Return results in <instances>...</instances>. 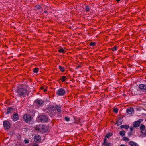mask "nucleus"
Masks as SVG:
<instances>
[{"label": "nucleus", "instance_id": "obj_32", "mask_svg": "<svg viewBox=\"0 0 146 146\" xmlns=\"http://www.w3.org/2000/svg\"><path fill=\"white\" fill-rule=\"evenodd\" d=\"M118 109L117 108H115L113 110V111L116 113H117L118 112Z\"/></svg>", "mask_w": 146, "mask_h": 146}, {"label": "nucleus", "instance_id": "obj_20", "mask_svg": "<svg viewBox=\"0 0 146 146\" xmlns=\"http://www.w3.org/2000/svg\"><path fill=\"white\" fill-rule=\"evenodd\" d=\"M59 68L60 70L62 72H63L65 70V69L63 67H62L61 66H59Z\"/></svg>", "mask_w": 146, "mask_h": 146}, {"label": "nucleus", "instance_id": "obj_9", "mask_svg": "<svg viewBox=\"0 0 146 146\" xmlns=\"http://www.w3.org/2000/svg\"><path fill=\"white\" fill-rule=\"evenodd\" d=\"M35 102L37 106H40L43 105L44 102L42 100L37 99L35 100Z\"/></svg>", "mask_w": 146, "mask_h": 146}, {"label": "nucleus", "instance_id": "obj_1", "mask_svg": "<svg viewBox=\"0 0 146 146\" xmlns=\"http://www.w3.org/2000/svg\"><path fill=\"white\" fill-rule=\"evenodd\" d=\"M35 129L43 133L45 132L47 130L46 126L43 125H36Z\"/></svg>", "mask_w": 146, "mask_h": 146}, {"label": "nucleus", "instance_id": "obj_39", "mask_svg": "<svg viewBox=\"0 0 146 146\" xmlns=\"http://www.w3.org/2000/svg\"><path fill=\"white\" fill-rule=\"evenodd\" d=\"M47 91V90L46 89H44V91L45 92Z\"/></svg>", "mask_w": 146, "mask_h": 146}, {"label": "nucleus", "instance_id": "obj_26", "mask_svg": "<svg viewBox=\"0 0 146 146\" xmlns=\"http://www.w3.org/2000/svg\"><path fill=\"white\" fill-rule=\"evenodd\" d=\"M39 69L38 68H34L33 70V72L34 73H37L38 72Z\"/></svg>", "mask_w": 146, "mask_h": 146}, {"label": "nucleus", "instance_id": "obj_36", "mask_svg": "<svg viewBox=\"0 0 146 146\" xmlns=\"http://www.w3.org/2000/svg\"><path fill=\"white\" fill-rule=\"evenodd\" d=\"M132 132H129L128 133V135L130 136H131L132 135Z\"/></svg>", "mask_w": 146, "mask_h": 146}, {"label": "nucleus", "instance_id": "obj_5", "mask_svg": "<svg viewBox=\"0 0 146 146\" xmlns=\"http://www.w3.org/2000/svg\"><path fill=\"white\" fill-rule=\"evenodd\" d=\"M145 126L143 124H142L140 127V129L141 131V133L145 136H146V129L145 128Z\"/></svg>", "mask_w": 146, "mask_h": 146}, {"label": "nucleus", "instance_id": "obj_37", "mask_svg": "<svg viewBox=\"0 0 146 146\" xmlns=\"http://www.w3.org/2000/svg\"><path fill=\"white\" fill-rule=\"evenodd\" d=\"M32 146H39L38 145L36 144H33Z\"/></svg>", "mask_w": 146, "mask_h": 146}, {"label": "nucleus", "instance_id": "obj_24", "mask_svg": "<svg viewBox=\"0 0 146 146\" xmlns=\"http://www.w3.org/2000/svg\"><path fill=\"white\" fill-rule=\"evenodd\" d=\"M35 8L36 10H38L40 9L41 7L40 5H38L35 6Z\"/></svg>", "mask_w": 146, "mask_h": 146}, {"label": "nucleus", "instance_id": "obj_41", "mask_svg": "<svg viewBox=\"0 0 146 146\" xmlns=\"http://www.w3.org/2000/svg\"><path fill=\"white\" fill-rule=\"evenodd\" d=\"M44 12L45 13H47V11H45Z\"/></svg>", "mask_w": 146, "mask_h": 146}, {"label": "nucleus", "instance_id": "obj_30", "mask_svg": "<svg viewBox=\"0 0 146 146\" xmlns=\"http://www.w3.org/2000/svg\"><path fill=\"white\" fill-rule=\"evenodd\" d=\"M112 50L113 51H116L117 50V48L116 46H115L112 48Z\"/></svg>", "mask_w": 146, "mask_h": 146}, {"label": "nucleus", "instance_id": "obj_16", "mask_svg": "<svg viewBox=\"0 0 146 146\" xmlns=\"http://www.w3.org/2000/svg\"><path fill=\"white\" fill-rule=\"evenodd\" d=\"M129 144L131 146H137L138 145V144L136 143L133 141H130L129 143Z\"/></svg>", "mask_w": 146, "mask_h": 146}, {"label": "nucleus", "instance_id": "obj_35", "mask_svg": "<svg viewBox=\"0 0 146 146\" xmlns=\"http://www.w3.org/2000/svg\"><path fill=\"white\" fill-rule=\"evenodd\" d=\"M106 138H106L105 137V138L104 139V142L103 143H105L107 142V140L106 139Z\"/></svg>", "mask_w": 146, "mask_h": 146}, {"label": "nucleus", "instance_id": "obj_22", "mask_svg": "<svg viewBox=\"0 0 146 146\" xmlns=\"http://www.w3.org/2000/svg\"><path fill=\"white\" fill-rule=\"evenodd\" d=\"M112 133H108L106 135L105 137L107 138H109L110 137L112 136Z\"/></svg>", "mask_w": 146, "mask_h": 146}, {"label": "nucleus", "instance_id": "obj_38", "mask_svg": "<svg viewBox=\"0 0 146 146\" xmlns=\"http://www.w3.org/2000/svg\"><path fill=\"white\" fill-rule=\"evenodd\" d=\"M130 130H131V131H133V128H132V127H130Z\"/></svg>", "mask_w": 146, "mask_h": 146}, {"label": "nucleus", "instance_id": "obj_6", "mask_svg": "<svg viewBox=\"0 0 146 146\" xmlns=\"http://www.w3.org/2000/svg\"><path fill=\"white\" fill-rule=\"evenodd\" d=\"M3 124L4 126V127L5 129H9L10 128L11 126L9 123L7 121H3Z\"/></svg>", "mask_w": 146, "mask_h": 146}, {"label": "nucleus", "instance_id": "obj_10", "mask_svg": "<svg viewBox=\"0 0 146 146\" xmlns=\"http://www.w3.org/2000/svg\"><path fill=\"white\" fill-rule=\"evenodd\" d=\"M65 92L64 90L62 88H60L58 90L57 92V95L59 96H62L64 94Z\"/></svg>", "mask_w": 146, "mask_h": 146}, {"label": "nucleus", "instance_id": "obj_27", "mask_svg": "<svg viewBox=\"0 0 146 146\" xmlns=\"http://www.w3.org/2000/svg\"><path fill=\"white\" fill-rule=\"evenodd\" d=\"M123 139L124 141H129V139L127 137H123Z\"/></svg>", "mask_w": 146, "mask_h": 146}, {"label": "nucleus", "instance_id": "obj_42", "mask_svg": "<svg viewBox=\"0 0 146 146\" xmlns=\"http://www.w3.org/2000/svg\"><path fill=\"white\" fill-rule=\"evenodd\" d=\"M121 0H116L117 1V2H119Z\"/></svg>", "mask_w": 146, "mask_h": 146}, {"label": "nucleus", "instance_id": "obj_17", "mask_svg": "<svg viewBox=\"0 0 146 146\" xmlns=\"http://www.w3.org/2000/svg\"><path fill=\"white\" fill-rule=\"evenodd\" d=\"M55 108H56V110L58 112H61V107L60 105H56Z\"/></svg>", "mask_w": 146, "mask_h": 146}, {"label": "nucleus", "instance_id": "obj_11", "mask_svg": "<svg viewBox=\"0 0 146 146\" xmlns=\"http://www.w3.org/2000/svg\"><path fill=\"white\" fill-rule=\"evenodd\" d=\"M141 120H142L141 119H140L135 121L133 125V127H139L140 123L141 122Z\"/></svg>", "mask_w": 146, "mask_h": 146}, {"label": "nucleus", "instance_id": "obj_12", "mask_svg": "<svg viewBox=\"0 0 146 146\" xmlns=\"http://www.w3.org/2000/svg\"><path fill=\"white\" fill-rule=\"evenodd\" d=\"M127 113L129 114H132L134 113L133 108H131L127 109Z\"/></svg>", "mask_w": 146, "mask_h": 146}, {"label": "nucleus", "instance_id": "obj_7", "mask_svg": "<svg viewBox=\"0 0 146 146\" xmlns=\"http://www.w3.org/2000/svg\"><path fill=\"white\" fill-rule=\"evenodd\" d=\"M23 119L26 122H28L31 120V116L29 115L26 114L23 116Z\"/></svg>", "mask_w": 146, "mask_h": 146}, {"label": "nucleus", "instance_id": "obj_4", "mask_svg": "<svg viewBox=\"0 0 146 146\" xmlns=\"http://www.w3.org/2000/svg\"><path fill=\"white\" fill-rule=\"evenodd\" d=\"M39 120L42 122H46L48 120V117L44 115H41L38 117Z\"/></svg>", "mask_w": 146, "mask_h": 146}, {"label": "nucleus", "instance_id": "obj_43", "mask_svg": "<svg viewBox=\"0 0 146 146\" xmlns=\"http://www.w3.org/2000/svg\"><path fill=\"white\" fill-rule=\"evenodd\" d=\"M41 88L42 89H43V88L42 87H41Z\"/></svg>", "mask_w": 146, "mask_h": 146}, {"label": "nucleus", "instance_id": "obj_14", "mask_svg": "<svg viewBox=\"0 0 146 146\" xmlns=\"http://www.w3.org/2000/svg\"><path fill=\"white\" fill-rule=\"evenodd\" d=\"M123 121V120L121 118H119L116 123V124H117V125H120L122 124Z\"/></svg>", "mask_w": 146, "mask_h": 146}, {"label": "nucleus", "instance_id": "obj_31", "mask_svg": "<svg viewBox=\"0 0 146 146\" xmlns=\"http://www.w3.org/2000/svg\"><path fill=\"white\" fill-rule=\"evenodd\" d=\"M96 44L95 42H91L90 44V45L91 46H94Z\"/></svg>", "mask_w": 146, "mask_h": 146}, {"label": "nucleus", "instance_id": "obj_21", "mask_svg": "<svg viewBox=\"0 0 146 146\" xmlns=\"http://www.w3.org/2000/svg\"><path fill=\"white\" fill-rule=\"evenodd\" d=\"M120 127L122 128H125L126 129H127L129 128V126L128 125H121Z\"/></svg>", "mask_w": 146, "mask_h": 146}, {"label": "nucleus", "instance_id": "obj_25", "mask_svg": "<svg viewBox=\"0 0 146 146\" xmlns=\"http://www.w3.org/2000/svg\"><path fill=\"white\" fill-rule=\"evenodd\" d=\"M12 110V109L11 108H9L7 109L6 113L8 114L10 113L11 112Z\"/></svg>", "mask_w": 146, "mask_h": 146}, {"label": "nucleus", "instance_id": "obj_2", "mask_svg": "<svg viewBox=\"0 0 146 146\" xmlns=\"http://www.w3.org/2000/svg\"><path fill=\"white\" fill-rule=\"evenodd\" d=\"M27 92V90L23 88H20L17 90V95L23 97L26 95Z\"/></svg>", "mask_w": 146, "mask_h": 146}, {"label": "nucleus", "instance_id": "obj_13", "mask_svg": "<svg viewBox=\"0 0 146 146\" xmlns=\"http://www.w3.org/2000/svg\"><path fill=\"white\" fill-rule=\"evenodd\" d=\"M139 88L140 89L143 90H146V85L144 84H141L139 86Z\"/></svg>", "mask_w": 146, "mask_h": 146}, {"label": "nucleus", "instance_id": "obj_3", "mask_svg": "<svg viewBox=\"0 0 146 146\" xmlns=\"http://www.w3.org/2000/svg\"><path fill=\"white\" fill-rule=\"evenodd\" d=\"M47 113L51 117H52L56 114V110L55 108L52 106L50 107L49 108L48 111L47 112Z\"/></svg>", "mask_w": 146, "mask_h": 146}, {"label": "nucleus", "instance_id": "obj_23", "mask_svg": "<svg viewBox=\"0 0 146 146\" xmlns=\"http://www.w3.org/2000/svg\"><path fill=\"white\" fill-rule=\"evenodd\" d=\"M90 8L88 5H86L85 7V10L86 12H88L90 9Z\"/></svg>", "mask_w": 146, "mask_h": 146}, {"label": "nucleus", "instance_id": "obj_33", "mask_svg": "<svg viewBox=\"0 0 146 146\" xmlns=\"http://www.w3.org/2000/svg\"><path fill=\"white\" fill-rule=\"evenodd\" d=\"M65 120H66L67 121H68L70 120L69 118L68 117H65Z\"/></svg>", "mask_w": 146, "mask_h": 146}, {"label": "nucleus", "instance_id": "obj_19", "mask_svg": "<svg viewBox=\"0 0 146 146\" xmlns=\"http://www.w3.org/2000/svg\"><path fill=\"white\" fill-rule=\"evenodd\" d=\"M125 131L124 130L121 131L119 132V134L122 137H123L125 135Z\"/></svg>", "mask_w": 146, "mask_h": 146}, {"label": "nucleus", "instance_id": "obj_18", "mask_svg": "<svg viewBox=\"0 0 146 146\" xmlns=\"http://www.w3.org/2000/svg\"><path fill=\"white\" fill-rule=\"evenodd\" d=\"M102 145L104 146H112L113 145L112 143H109L107 142L105 143H103Z\"/></svg>", "mask_w": 146, "mask_h": 146}, {"label": "nucleus", "instance_id": "obj_34", "mask_svg": "<svg viewBox=\"0 0 146 146\" xmlns=\"http://www.w3.org/2000/svg\"><path fill=\"white\" fill-rule=\"evenodd\" d=\"M24 142L25 143H29L28 141L26 139H25L24 140Z\"/></svg>", "mask_w": 146, "mask_h": 146}, {"label": "nucleus", "instance_id": "obj_15", "mask_svg": "<svg viewBox=\"0 0 146 146\" xmlns=\"http://www.w3.org/2000/svg\"><path fill=\"white\" fill-rule=\"evenodd\" d=\"M18 114L17 113H15L13 115V120L15 121H17L18 119Z\"/></svg>", "mask_w": 146, "mask_h": 146}, {"label": "nucleus", "instance_id": "obj_29", "mask_svg": "<svg viewBox=\"0 0 146 146\" xmlns=\"http://www.w3.org/2000/svg\"><path fill=\"white\" fill-rule=\"evenodd\" d=\"M65 50L63 48L60 49L58 51L60 53H64V52Z\"/></svg>", "mask_w": 146, "mask_h": 146}, {"label": "nucleus", "instance_id": "obj_40", "mask_svg": "<svg viewBox=\"0 0 146 146\" xmlns=\"http://www.w3.org/2000/svg\"><path fill=\"white\" fill-rule=\"evenodd\" d=\"M120 146H125V145H121Z\"/></svg>", "mask_w": 146, "mask_h": 146}, {"label": "nucleus", "instance_id": "obj_8", "mask_svg": "<svg viewBox=\"0 0 146 146\" xmlns=\"http://www.w3.org/2000/svg\"><path fill=\"white\" fill-rule=\"evenodd\" d=\"M34 140L35 142L39 143L41 141V137L39 135H36L34 137Z\"/></svg>", "mask_w": 146, "mask_h": 146}, {"label": "nucleus", "instance_id": "obj_28", "mask_svg": "<svg viewBox=\"0 0 146 146\" xmlns=\"http://www.w3.org/2000/svg\"><path fill=\"white\" fill-rule=\"evenodd\" d=\"M66 78V76H63L62 77V79H61V80L62 81L64 82L65 81Z\"/></svg>", "mask_w": 146, "mask_h": 146}]
</instances>
